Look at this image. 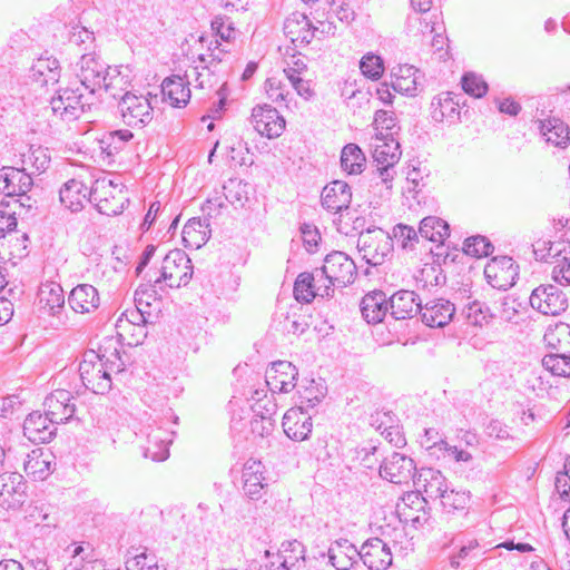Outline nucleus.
<instances>
[{"mask_svg":"<svg viewBox=\"0 0 570 570\" xmlns=\"http://www.w3.org/2000/svg\"><path fill=\"white\" fill-rule=\"evenodd\" d=\"M55 424L47 414L32 412L23 422V434L32 443L50 442L56 431Z\"/></svg>","mask_w":570,"mask_h":570,"instance_id":"nucleus-25","label":"nucleus"},{"mask_svg":"<svg viewBox=\"0 0 570 570\" xmlns=\"http://www.w3.org/2000/svg\"><path fill=\"white\" fill-rule=\"evenodd\" d=\"M390 314L394 320L413 317L421 308V302L412 291H399L389 299Z\"/></svg>","mask_w":570,"mask_h":570,"instance_id":"nucleus-28","label":"nucleus"},{"mask_svg":"<svg viewBox=\"0 0 570 570\" xmlns=\"http://www.w3.org/2000/svg\"><path fill=\"white\" fill-rule=\"evenodd\" d=\"M226 191L225 197L232 204L243 205L247 197V184L238 179H230L227 185L224 186Z\"/></svg>","mask_w":570,"mask_h":570,"instance_id":"nucleus-60","label":"nucleus"},{"mask_svg":"<svg viewBox=\"0 0 570 570\" xmlns=\"http://www.w3.org/2000/svg\"><path fill=\"white\" fill-rule=\"evenodd\" d=\"M414 470L415 465L411 458L394 452L381 464L380 475L392 483L402 484L413 479Z\"/></svg>","mask_w":570,"mask_h":570,"instance_id":"nucleus-14","label":"nucleus"},{"mask_svg":"<svg viewBox=\"0 0 570 570\" xmlns=\"http://www.w3.org/2000/svg\"><path fill=\"white\" fill-rule=\"evenodd\" d=\"M544 341L557 351L556 353H570V325L560 323L549 328L544 334Z\"/></svg>","mask_w":570,"mask_h":570,"instance_id":"nucleus-48","label":"nucleus"},{"mask_svg":"<svg viewBox=\"0 0 570 570\" xmlns=\"http://www.w3.org/2000/svg\"><path fill=\"white\" fill-rule=\"evenodd\" d=\"M463 250L466 255L481 258L492 253L493 245L487 237L478 235L465 239Z\"/></svg>","mask_w":570,"mask_h":570,"instance_id":"nucleus-53","label":"nucleus"},{"mask_svg":"<svg viewBox=\"0 0 570 570\" xmlns=\"http://www.w3.org/2000/svg\"><path fill=\"white\" fill-rule=\"evenodd\" d=\"M390 311L389 301L382 291L366 294L361 302V312L367 323H380Z\"/></svg>","mask_w":570,"mask_h":570,"instance_id":"nucleus-34","label":"nucleus"},{"mask_svg":"<svg viewBox=\"0 0 570 570\" xmlns=\"http://www.w3.org/2000/svg\"><path fill=\"white\" fill-rule=\"evenodd\" d=\"M428 450H432V454L436 455L438 459H450L455 462H469L472 460L470 452L450 445L442 439H440V442H433V445H428Z\"/></svg>","mask_w":570,"mask_h":570,"instance_id":"nucleus-50","label":"nucleus"},{"mask_svg":"<svg viewBox=\"0 0 570 570\" xmlns=\"http://www.w3.org/2000/svg\"><path fill=\"white\" fill-rule=\"evenodd\" d=\"M352 200L351 187L343 180H334L327 184L321 194V203L324 209L333 214H340L334 219L337 230L348 233L347 224L343 223V212L348 210Z\"/></svg>","mask_w":570,"mask_h":570,"instance_id":"nucleus-6","label":"nucleus"},{"mask_svg":"<svg viewBox=\"0 0 570 570\" xmlns=\"http://www.w3.org/2000/svg\"><path fill=\"white\" fill-rule=\"evenodd\" d=\"M402 151L401 145H375L373 159L377 166V171L386 189L392 188V181L395 176L394 166L400 161Z\"/></svg>","mask_w":570,"mask_h":570,"instance_id":"nucleus-18","label":"nucleus"},{"mask_svg":"<svg viewBox=\"0 0 570 570\" xmlns=\"http://www.w3.org/2000/svg\"><path fill=\"white\" fill-rule=\"evenodd\" d=\"M89 202L95 204L100 214L107 216L121 214L128 203L126 187L117 176H100L92 183Z\"/></svg>","mask_w":570,"mask_h":570,"instance_id":"nucleus-3","label":"nucleus"},{"mask_svg":"<svg viewBox=\"0 0 570 570\" xmlns=\"http://www.w3.org/2000/svg\"><path fill=\"white\" fill-rule=\"evenodd\" d=\"M328 558L337 570H350L360 559V550L347 539H338L328 548Z\"/></svg>","mask_w":570,"mask_h":570,"instance_id":"nucleus-29","label":"nucleus"},{"mask_svg":"<svg viewBox=\"0 0 570 570\" xmlns=\"http://www.w3.org/2000/svg\"><path fill=\"white\" fill-rule=\"evenodd\" d=\"M518 268L509 256L493 257L484 267V276L493 288L507 291L514 285Z\"/></svg>","mask_w":570,"mask_h":570,"instance_id":"nucleus-9","label":"nucleus"},{"mask_svg":"<svg viewBox=\"0 0 570 570\" xmlns=\"http://www.w3.org/2000/svg\"><path fill=\"white\" fill-rule=\"evenodd\" d=\"M419 70L411 65H400L394 67L391 72L392 88L394 91L415 96L417 90Z\"/></svg>","mask_w":570,"mask_h":570,"instance_id":"nucleus-36","label":"nucleus"},{"mask_svg":"<svg viewBox=\"0 0 570 570\" xmlns=\"http://www.w3.org/2000/svg\"><path fill=\"white\" fill-rule=\"evenodd\" d=\"M317 275L324 278L325 286H328V293H333V287H344L354 282L356 276V265L354 261L343 252H332L328 254Z\"/></svg>","mask_w":570,"mask_h":570,"instance_id":"nucleus-4","label":"nucleus"},{"mask_svg":"<svg viewBox=\"0 0 570 570\" xmlns=\"http://www.w3.org/2000/svg\"><path fill=\"white\" fill-rule=\"evenodd\" d=\"M89 193L85 184L77 179H70L63 184L59 190L61 204L69 210L77 213L83 208L89 200Z\"/></svg>","mask_w":570,"mask_h":570,"instance_id":"nucleus-31","label":"nucleus"},{"mask_svg":"<svg viewBox=\"0 0 570 570\" xmlns=\"http://www.w3.org/2000/svg\"><path fill=\"white\" fill-rule=\"evenodd\" d=\"M413 484L419 493H422V501L439 500L448 488V480L440 470L422 468L413 476Z\"/></svg>","mask_w":570,"mask_h":570,"instance_id":"nucleus-11","label":"nucleus"},{"mask_svg":"<svg viewBox=\"0 0 570 570\" xmlns=\"http://www.w3.org/2000/svg\"><path fill=\"white\" fill-rule=\"evenodd\" d=\"M466 318L472 325L482 326L488 323L489 317V308L484 307L482 303L474 301L466 306L465 309Z\"/></svg>","mask_w":570,"mask_h":570,"instance_id":"nucleus-62","label":"nucleus"},{"mask_svg":"<svg viewBox=\"0 0 570 570\" xmlns=\"http://www.w3.org/2000/svg\"><path fill=\"white\" fill-rule=\"evenodd\" d=\"M461 83L464 92L474 98H481L488 92V83L481 76L473 72L464 73Z\"/></svg>","mask_w":570,"mask_h":570,"instance_id":"nucleus-55","label":"nucleus"},{"mask_svg":"<svg viewBox=\"0 0 570 570\" xmlns=\"http://www.w3.org/2000/svg\"><path fill=\"white\" fill-rule=\"evenodd\" d=\"M284 433L293 441H304L312 432V417L302 407H292L283 416Z\"/></svg>","mask_w":570,"mask_h":570,"instance_id":"nucleus-22","label":"nucleus"},{"mask_svg":"<svg viewBox=\"0 0 570 570\" xmlns=\"http://www.w3.org/2000/svg\"><path fill=\"white\" fill-rule=\"evenodd\" d=\"M265 90L268 98L274 102H285L291 92L286 89V85L279 79L272 77L265 81Z\"/></svg>","mask_w":570,"mask_h":570,"instance_id":"nucleus-61","label":"nucleus"},{"mask_svg":"<svg viewBox=\"0 0 570 570\" xmlns=\"http://www.w3.org/2000/svg\"><path fill=\"white\" fill-rule=\"evenodd\" d=\"M253 410L256 415L250 420V432L259 438L269 435L274 429L273 416L277 411L276 403L272 400H266L265 404L256 403Z\"/></svg>","mask_w":570,"mask_h":570,"instance_id":"nucleus-30","label":"nucleus"},{"mask_svg":"<svg viewBox=\"0 0 570 570\" xmlns=\"http://www.w3.org/2000/svg\"><path fill=\"white\" fill-rule=\"evenodd\" d=\"M456 95L444 92L438 96V105L441 106L448 122L453 124L460 119L459 101L454 98Z\"/></svg>","mask_w":570,"mask_h":570,"instance_id":"nucleus-58","label":"nucleus"},{"mask_svg":"<svg viewBox=\"0 0 570 570\" xmlns=\"http://www.w3.org/2000/svg\"><path fill=\"white\" fill-rule=\"evenodd\" d=\"M530 305L544 315L557 316L567 309L568 297L556 285H540L532 291Z\"/></svg>","mask_w":570,"mask_h":570,"instance_id":"nucleus-7","label":"nucleus"},{"mask_svg":"<svg viewBox=\"0 0 570 570\" xmlns=\"http://www.w3.org/2000/svg\"><path fill=\"white\" fill-rule=\"evenodd\" d=\"M119 110L124 121L128 126H137L147 124L151 120V106L149 100L144 96H136L126 91L119 101Z\"/></svg>","mask_w":570,"mask_h":570,"instance_id":"nucleus-12","label":"nucleus"},{"mask_svg":"<svg viewBox=\"0 0 570 570\" xmlns=\"http://www.w3.org/2000/svg\"><path fill=\"white\" fill-rule=\"evenodd\" d=\"M27 168L4 166L0 169V190L7 196L26 195L32 187L31 175L26 173Z\"/></svg>","mask_w":570,"mask_h":570,"instance_id":"nucleus-19","label":"nucleus"},{"mask_svg":"<svg viewBox=\"0 0 570 570\" xmlns=\"http://www.w3.org/2000/svg\"><path fill=\"white\" fill-rule=\"evenodd\" d=\"M23 124L24 115L13 104L0 99V127L3 128V132L14 137L17 130L22 129Z\"/></svg>","mask_w":570,"mask_h":570,"instance_id":"nucleus-41","label":"nucleus"},{"mask_svg":"<svg viewBox=\"0 0 570 570\" xmlns=\"http://www.w3.org/2000/svg\"><path fill=\"white\" fill-rule=\"evenodd\" d=\"M32 77L43 85L56 83L59 79V62L52 57H40L31 67Z\"/></svg>","mask_w":570,"mask_h":570,"instance_id":"nucleus-44","label":"nucleus"},{"mask_svg":"<svg viewBox=\"0 0 570 570\" xmlns=\"http://www.w3.org/2000/svg\"><path fill=\"white\" fill-rule=\"evenodd\" d=\"M556 489L560 497L570 500V455L564 461L563 471L556 476Z\"/></svg>","mask_w":570,"mask_h":570,"instance_id":"nucleus-63","label":"nucleus"},{"mask_svg":"<svg viewBox=\"0 0 570 570\" xmlns=\"http://www.w3.org/2000/svg\"><path fill=\"white\" fill-rule=\"evenodd\" d=\"M392 552L380 538L366 540L360 549V560L370 570H386L392 564Z\"/></svg>","mask_w":570,"mask_h":570,"instance_id":"nucleus-17","label":"nucleus"},{"mask_svg":"<svg viewBox=\"0 0 570 570\" xmlns=\"http://www.w3.org/2000/svg\"><path fill=\"white\" fill-rule=\"evenodd\" d=\"M147 438L144 455L153 461H165L169 455V444L173 442V433L160 426H148L141 431Z\"/></svg>","mask_w":570,"mask_h":570,"instance_id":"nucleus-23","label":"nucleus"},{"mask_svg":"<svg viewBox=\"0 0 570 570\" xmlns=\"http://www.w3.org/2000/svg\"><path fill=\"white\" fill-rule=\"evenodd\" d=\"M543 367L556 376L570 377V353H551L542 358Z\"/></svg>","mask_w":570,"mask_h":570,"instance_id":"nucleus-51","label":"nucleus"},{"mask_svg":"<svg viewBox=\"0 0 570 570\" xmlns=\"http://www.w3.org/2000/svg\"><path fill=\"white\" fill-rule=\"evenodd\" d=\"M297 368L287 361L274 362L266 371V384L275 392L288 393L296 386Z\"/></svg>","mask_w":570,"mask_h":570,"instance_id":"nucleus-15","label":"nucleus"},{"mask_svg":"<svg viewBox=\"0 0 570 570\" xmlns=\"http://www.w3.org/2000/svg\"><path fill=\"white\" fill-rule=\"evenodd\" d=\"M26 151L21 153V163L23 168L32 169L35 171H45L50 163V155L48 148L43 145H24Z\"/></svg>","mask_w":570,"mask_h":570,"instance_id":"nucleus-43","label":"nucleus"},{"mask_svg":"<svg viewBox=\"0 0 570 570\" xmlns=\"http://www.w3.org/2000/svg\"><path fill=\"white\" fill-rule=\"evenodd\" d=\"M252 124L262 137L274 139L282 135L286 122L275 108L257 106L252 112Z\"/></svg>","mask_w":570,"mask_h":570,"instance_id":"nucleus-13","label":"nucleus"},{"mask_svg":"<svg viewBox=\"0 0 570 570\" xmlns=\"http://www.w3.org/2000/svg\"><path fill=\"white\" fill-rule=\"evenodd\" d=\"M318 269L314 273H301L294 284V295L298 302L309 303L316 296L328 297V286H318L323 277L317 275Z\"/></svg>","mask_w":570,"mask_h":570,"instance_id":"nucleus-26","label":"nucleus"},{"mask_svg":"<svg viewBox=\"0 0 570 570\" xmlns=\"http://www.w3.org/2000/svg\"><path fill=\"white\" fill-rule=\"evenodd\" d=\"M266 469L264 464L254 459L246 461L243 468V490L252 500L261 499L267 487Z\"/></svg>","mask_w":570,"mask_h":570,"instance_id":"nucleus-20","label":"nucleus"},{"mask_svg":"<svg viewBox=\"0 0 570 570\" xmlns=\"http://www.w3.org/2000/svg\"><path fill=\"white\" fill-rule=\"evenodd\" d=\"M320 31L314 27L305 13L295 11L284 21V33L293 42L308 45Z\"/></svg>","mask_w":570,"mask_h":570,"instance_id":"nucleus-21","label":"nucleus"},{"mask_svg":"<svg viewBox=\"0 0 570 570\" xmlns=\"http://www.w3.org/2000/svg\"><path fill=\"white\" fill-rule=\"evenodd\" d=\"M72 400V394L63 389L56 390L46 397L43 406L51 423H65L75 415L76 405Z\"/></svg>","mask_w":570,"mask_h":570,"instance_id":"nucleus-16","label":"nucleus"},{"mask_svg":"<svg viewBox=\"0 0 570 570\" xmlns=\"http://www.w3.org/2000/svg\"><path fill=\"white\" fill-rule=\"evenodd\" d=\"M219 147H222V145H214V148L208 155L209 163L213 161V157ZM223 149L232 166H246L254 163L253 154L248 145H223Z\"/></svg>","mask_w":570,"mask_h":570,"instance_id":"nucleus-46","label":"nucleus"},{"mask_svg":"<svg viewBox=\"0 0 570 570\" xmlns=\"http://www.w3.org/2000/svg\"><path fill=\"white\" fill-rule=\"evenodd\" d=\"M79 88L65 89L61 91V97L65 99V106L67 108V120L76 119L78 117L79 109L82 108L81 98L82 94L79 92Z\"/></svg>","mask_w":570,"mask_h":570,"instance_id":"nucleus-59","label":"nucleus"},{"mask_svg":"<svg viewBox=\"0 0 570 570\" xmlns=\"http://www.w3.org/2000/svg\"><path fill=\"white\" fill-rule=\"evenodd\" d=\"M419 234L430 242L442 244L449 237L450 228L445 220L428 216L421 220Z\"/></svg>","mask_w":570,"mask_h":570,"instance_id":"nucleus-42","label":"nucleus"},{"mask_svg":"<svg viewBox=\"0 0 570 570\" xmlns=\"http://www.w3.org/2000/svg\"><path fill=\"white\" fill-rule=\"evenodd\" d=\"M127 570H158L157 557L154 553L144 551L134 554L126 561Z\"/></svg>","mask_w":570,"mask_h":570,"instance_id":"nucleus-56","label":"nucleus"},{"mask_svg":"<svg viewBox=\"0 0 570 570\" xmlns=\"http://www.w3.org/2000/svg\"><path fill=\"white\" fill-rule=\"evenodd\" d=\"M360 69L364 76L376 80L384 72L383 59L380 56L367 53L361 59Z\"/></svg>","mask_w":570,"mask_h":570,"instance_id":"nucleus-57","label":"nucleus"},{"mask_svg":"<svg viewBox=\"0 0 570 570\" xmlns=\"http://www.w3.org/2000/svg\"><path fill=\"white\" fill-rule=\"evenodd\" d=\"M115 326L119 340L130 346L141 344L147 336L145 326L131 325L125 317H118Z\"/></svg>","mask_w":570,"mask_h":570,"instance_id":"nucleus-47","label":"nucleus"},{"mask_svg":"<svg viewBox=\"0 0 570 570\" xmlns=\"http://www.w3.org/2000/svg\"><path fill=\"white\" fill-rule=\"evenodd\" d=\"M292 552L297 556H283L281 563L272 570H303L305 568L304 547L302 543L294 541L289 543Z\"/></svg>","mask_w":570,"mask_h":570,"instance_id":"nucleus-54","label":"nucleus"},{"mask_svg":"<svg viewBox=\"0 0 570 570\" xmlns=\"http://www.w3.org/2000/svg\"><path fill=\"white\" fill-rule=\"evenodd\" d=\"M439 501L446 513H453L464 510L469 505L471 493L470 491H458L448 487L445 492L439 498Z\"/></svg>","mask_w":570,"mask_h":570,"instance_id":"nucleus-49","label":"nucleus"},{"mask_svg":"<svg viewBox=\"0 0 570 570\" xmlns=\"http://www.w3.org/2000/svg\"><path fill=\"white\" fill-rule=\"evenodd\" d=\"M111 68L107 66L95 53H83L78 62L77 78L81 87L95 94L101 90L102 82L106 80V73Z\"/></svg>","mask_w":570,"mask_h":570,"instance_id":"nucleus-8","label":"nucleus"},{"mask_svg":"<svg viewBox=\"0 0 570 570\" xmlns=\"http://www.w3.org/2000/svg\"><path fill=\"white\" fill-rule=\"evenodd\" d=\"M187 82L180 76L167 77L161 83V94L166 101L173 107L185 106L190 99V89Z\"/></svg>","mask_w":570,"mask_h":570,"instance_id":"nucleus-33","label":"nucleus"},{"mask_svg":"<svg viewBox=\"0 0 570 570\" xmlns=\"http://www.w3.org/2000/svg\"><path fill=\"white\" fill-rule=\"evenodd\" d=\"M366 158L358 145H344L341 153V167L348 175L364 170Z\"/></svg>","mask_w":570,"mask_h":570,"instance_id":"nucleus-45","label":"nucleus"},{"mask_svg":"<svg viewBox=\"0 0 570 570\" xmlns=\"http://www.w3.org/2000/svg\"><path fill=\"white\" fill-rule=\"evenodd\" d=\"M39 304L51 315H56L65 306V294L62 287L55 282L41 284L39 292Z\"/></svg>","mask_w":570,"mask_h":570,"instance_id":"nucleus-38","label":"nucleus"},{"mask_svg":"<svg viewBox=\"0 0 570 570\" xmlns=\"http://www.w3.org/2000/svg\"><path fill=\"white\" fill-rule=\"evenodd\" d=\"M181 236L185 247L191 249L200 248L210 237L208 220L199 217L190 218L185 224Z\"/></svg>","mask_w":570,"mask_h":570,"instance_id":"nucleus-35","label":"nucleus"},{"mask_svg":"<svg viewBox=\"0 0 570 570\" xmlns=\"http://www.w3.org/2000/svg\"><path fill=\"white\" fill-rule=\"evenodd\" d=\"M374 137L385 142H399L397 135L400 126L396 122V118L392 111L379 110L374 117Z\"/></svg>","mask_w":570,"mask_h":570,"instance_id":"nucleus-39","label":"nucleus"},{"mask_svg":"<svg viewBox=\"0 0 570 570\" xmlns=\"http://www.w3.org/2000/svg\"><path fill=\"white\" fill-rule=\"evenodd\" d=\"M538 129L546 137V142H570L569 126L559 118L538 120Z\"/></svg>","mask_w":570,"mask_h":570,"instance_id":"nucleus-40","label":"nucleus"},{"mask_svg":"<svg viewBox=\"0 0 570 570\" xmlns=\"http://www.w3.org/2000/svg\"><path fill=\"white\" fill-rule=\"evenodd\" d=\"M422 322L430 327H444L455 313L454 305L444 298H435L420 308Z\"/></svg>","mask_w":570,"mask_h":570,"instance_id":"nucleus-24","label":"nucleus"},{"mask_svg":"<svg viewBox=\"0 0 570 570\" xmlns=\"http://www.w3.org/2000/svg\"><path fill=\"white\" fill-rule=\"evenodd\" d=\"M393 248L392 238L382 228H368L357 239V249L372 266L382 265Z\"/></svg>","mask_w":570,"mask_h":570,"instance_id":"nucleus-5","label":"nucleus"},{"mask_svg":"<svg viewBox=\"0 0 570 570\" xmlns=\"http://www.w3.org/2000/svg\"><path fill=\"white\" fill-rule=\"evenodd\" d=\"M52 454L42 449H35L28 453L23 463L24 472L35 480H45L50 474Z\"/></svg>","mask_w":570,"mask_h":570,"instance_id":"nucleus-37","label":"nucleus"},{"mask_svg":"<svg viewBox=\"0 0 570 570\" xmlns=\"http://www.w3.org/2000/svg\"><path fill=\"white\" fill-rule=\"evenodd\" d=\"M552 278L560 284H570V254L559 258L553 266Z\"/></svg>","mask_w":570,"mask_h":570,"instance_id":"nucleus-64","label":"nucleus"},{"mask_svg":"<svg viewBox=\"0 0 570 570\" xmlns=\"http://www.w3.org/2000/svg\"><path fill=\"white\" fill-rule=\"evenodd\" d=\"M127 80L120 75L116 67L109 68L106 73V80L102 82L101 90L109 94L110 97L121 98V92L126 90Z\"/></svg>","mask_w":570,"mask_h":570,"instance_id":"nucleus-52","label":"nucleus"},{"mask_svg":"<svg viewBox=\"0 0 570 570\" xmlns=\"http://www.w3.org/2000/svg\"><path fill=\"white\" fill-rule=\"evenodd\" d=\"M532 250L537 261L557 265L559 258L570 254V242L539 239L532 244Z\"/></svg>","mask_w":570,"mask_h":570,"instance_id":"nucleus-32","label":"nucleus"},{"mask_svg":"<svg viewBox=\"0 0 570 570\" xmlns=\"http://www.w3.org/2000/svg\"><path fill=\"white\" fill-rule=\"evenodd\" d=\"M68 303L76 313H94L100 305L97 288L90 284H79L69 294Z\"/></svg>","mask_w":570,"mask_h":570,"instance_id":"nucleus-27","label":"nucleus"},{"mask_svg":"<svg viewBox=\"0 0 570 570\" xmlns=\"http://www.w3.org/2000/svg\"><path fill=\"white\" fill-rule=\"evenodd\" d=\"M193 276V265L188 255L181 249L169 250L158 268H149L142 278L154 286L165 283L170 288L187 285Z\"/></svg>","mask_w":570,"mask_h":570,"instance_id":"nucleus-1","label":"nucleus"},{"mask_svg":"<svg viewBox=\"0 0 570 570\" xmlns=\"http://www.w3.org/2000/svg\"><path fill=\"white\" fill-rule=\"evenodd\" d=\"M122 364L105 360L94 350L86 351L79 364V374L86 389L96 394H106L111 389V373L121 372Z\"/></svg>","mask_w":570,"mask_h":570,"instance_id":"nucleus-2","label":"nucleus"},{"mask_svg":"<svg viewBox=\"0 0 570 570\" xmlns=\"http://www.w3.org/2000/svg\"><path fill=\"white\" fill-rule=\"evenodd\" d=\"M27 499V484L18 472L0 474V507L4 510H18Z\"/></svg>","mask_w":570,"mask_h":570,"instance_id":"nucleus-10","label":"nucleus"}]
</instances>
